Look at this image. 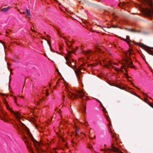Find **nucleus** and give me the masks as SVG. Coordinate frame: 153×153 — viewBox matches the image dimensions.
I'll return each mask as SVG.
<instances>
[{"mask_svg": "<svg viewBox=\"0 0 153 153\" xmlns=\"http://www.w3.org/2000/svg\"><path fill=\"white\" fill-rule=\"evenodd\" d=\"M47 42L49 45V47H50V48H51V46L50 44L51 43H50V41L48 40H47Z\"/></svg>", "mask_w": 153, "mask_h": 153, "instance_id": "obj_20", "label": "nucleus"}, {"mask_svg": "<svg viewBox=\"0 0 153 153\" xmlns=\"http://www.w3.org/2000/svg\"><path fill=\"white\" fill-rule=\"evenodd\" d=\"M146 51L149 54L153 56V48H150L147 46H145Z\"/></svg>", "mask_w": 153, "mask_h": 153, "instance_id": "obj_8", "label": "nucleus"}, {"mask_svg": "<svg viewBox=\"0 0 153 153\" xmlns=\"http://www.w3.org/2000/svg\"><path fill=\"white\" fill-rule=\"evenodd\" d=\"M128 81L129 82H130V83H131V84L132 85H133L136 88H137V89H138V90H140V88H137V86H135L134 84V83H133V82H132L131 80H128Z\"/></svg>", "mask_w": 153, "mask_h": 153, "instance_id": "obj_15", "label": "nucleus"}, {"mask_svg": "<svg viewBox=\"0 0 153 153\" xmlns=\"http://www.w3.org/2000/svg\"><path fill=\"white\" fill-rule=\"evenodd\" d=\"M151 107L153 108V105H152V107Z\"/></svg>", "mask_w": 153, "mask_h": 153, "instance_id": "obj_58", "label": "nucleus"}, {"mask_svg": "<svg viewBox=\"0 0 153 153\" xmlns=\"http://www.w3.org/2000/svg\"><path fill=\"white\" fill-rule=\"evenodd\" d=\"M126 67V66H123L122 67V68H123V69H124V70H125V71H126V72H127V71H128V70H127V69H126V68H125V67Z\"/></svg>", "mask_w": 153, "mask_h": 153, "instance_id": "obj_19", "label": "nucleus"}, {"mask_svg": "<svg viewBox=\"0 0 153 153\" xmlns=\"http://www.w3.org/2000/svg\"><path fill=\"white\" fill-rule=\"evenodd\" d=\"M107 120H108V118H107Z\"/></svg>", "mask_w": 153, "mask_h": 153, "instance_id": "obj_52", "label": "nucleus"}, {"mask_svg": "<svg viewBox=\"0 0 153 153\" xmlns=\"http://www.w3.org/2000/svg\"><path fill=\"white\" fill-rule=\"evenodd\" d=\"M121 39H122V40H124V41H125L127 42V41H126V39H124V38H122V37L121 38Z\"/></svg>", "mask_w": 153, "mask_h": 153, "instance_id": "obj_33", "label": "nucleus"}, {"mask_svg": "<svg viewBox=\"0 0 153 153\" xmlns=\"http://www.w3.org/2000/svg\"><path fill=\"white\" fill-rule=\"evenodd\" d=\"M112 137L114 138H115V136L114 135V134H113V135H112Z\"/></svg>", "mask_w": 153, "mask_h": 153, "instance_id": "obj_40", "label": "nucleus"}, {"mask_svg": "<svg viewBox=\"0 0 153 153\" xmlns=\"http://www.w3.org/2000/svg\"><path fill=\"white\" fill-rule=\"evenodd\" d=\"M126 58L128 59V56H127Z\"/></svg>", "mask_w": 153, "mask_h": 153, "instance_id": "obj_60", "label": "nucleus"}, {"mask_svg": "<svg viewBox=\"0 0 153 153\" xmlns=\"http://www.w3.org/2000/svg\"><path fill=\"white\" fill-rule=\"evenodd\" d=\"M83 112L84 113H85L86 111V107L85 105H83Z\"/></svg>", "mask_w": 153, "mask_h": 153, "instance_id": "obj_18", "label": "nucleus"}, {"mask_svg": "<svg viewBox=\"0 0 153 153\" xmlns=\"http://www.w3.org/2000/svg\"><path fill=\"white\" fill-rule=\"evenodd\" d=\"M0 42L1 43H2L3 44V42H2V41H0ZM3 45V46L4 47V49L5 50V48H6V47H5V46L4 45Z\"/></svg>", "mask_w": 153, "mask_h": 153, "instance_id": "obj_26", "label": "nucleus"}, {"mask_svg": "<svg viewBox=\"0 0 153 153\" xmlns=\"http://www.w3.org/2000/svg\"><path fill=\"white\" fill-rule=\"evenodd\" d=\"M125 62L127 63H128V60H127V59H126L125 60Z\"/></svg>", "mask_w": 153, "mask_h": 153, "instance_id": "obj_35", "label": "nucleus"}, {"mask_svg": "<svg viewBox=\"0 0 153 153\" xmlns=\"http://www.w3.org/2000/svg\"><path fill=\"white\" fill-rule=\"evenodd\" d=\"M85 100L86 101H87V100H87V99H86V98H85Z\"/></svg>", "mask_w": 153, "mask_h": 153, "instance_id": "obj_50", "label": "nucleus"}, {"mask_svg": "<svg viewBox=\"0 0 153 153\" xmlns=\"http://www.w3.org/2000/svg\"><path fill=\"white\" fill-rule=\"evenodd\" d=\"M89 66L91 67L94 66L92 64H87L84 62H83V64H81L78 68H76V65H74V68L76 69L75 70H74V72L79 80L81 81L82 79V77L80 76V73H82V72L81 71V70L83 68L84 70H85V68L87 67H89Z\"/></svg>", "mask_w": 153, "mask_h": 153, "instance_id": "obj_2", "label": "nucleus"}, {"mask_svg": "<svg viewBox=\"0 0 153 153\" xmlns=\"http://www.w3.org/2000/svg\"><path fill=\"white\" fill-rule=\"evenodd\" d=\"M33 27H31V30L32 31H33L34 32H35V31L34 30H33Z\"/></svg>", "mask_w": 153, "mask_h": 153, "instance_id": "obj_27", "label": "nucleus"}, {"mask_svg": "<svg viewBox=\"0 0 153 153\" xmlns=\"http://www.w3.org/2000/svg\"><path fill=\"white\" fill-rule=\"evenodd\" d=\"M144 102L147 103L148 105H149L151 107H152V104L151 103H149L147 102V99L145 98L144 99Z\"/></svg>", "mask_w": 153, "mask_h": 153, "instance_id": "obj_12", "label": "nucleus"}, {"mask_svg": "<svg viewBox=\"0 0 153 153\" xmlns=\"http://www.w3.org/2000/svg\"><path fill=\"white\" fill-rule=\"evenodd\" d=\"M124 75H125V76H126V78L127 79L128 78H130L129 76H128V75L127 74L124 73Z\"/></svg>", "mask_w": 153, "mask_h": 153, "instance_id": "obj_21", "label": "nucleus"}, {"mask_svg": "<svg viewBox=\"0 0 153 153\" xmlns=\"http://www.w3.org/2000/svg\"><path fill=\"white\" fill-rule=\"evenodd\" d=\"M51 84H49V87H51Z\"/></svg>", "mask_w": 153, "mask_h": 153, "instance_id": "obj_51", "label": "nucleus"}, {"mask_svg": "<svg viewBox=\"0 0 153 153\" xmlns=\"http://www.w3.org/2000/svg\"><path fill=\"white\" fill-rule=\"evenodd\" d=\"M132 94H133V95H134L138 97L140 99H141V100H143L142 99L140 98V96L138 95L137 94H136L135 93H132Z\"/></svg>", "mask_w": 153, "mask_h": 153, "instance_id": "obj_17", "label": "nucleus"}, {"mask_svg": "<svg viewBox=\"0 0 153 153\" xmlns=\"http://www.w3.org/2000/svg\"><path fill=\"white\" fill-rule=\"evenodd\" d=\"M68 41L71 43H73L74 42V41H69V40H68Z\"/></svg>", "mask_w": 153, "mask_h": 153, "instance_id": "obj_37", "label": "nucleus"}, {"mask_svg": "<svg viewBox=\"0 0 153 153\" xmlns=\"http://www.w3.org/2000/svg\"><path fill=\"white\" fill-rule=\"evenodd\" d=\"M100 104V105H101V107L103 108V109H105V107H104V106L102 104V103H101Z\"/></svg>", "mask_w": 153, "mask_h": 153, "instance_id": "obj_24", "label": "nucleus"}, {"mask_svg": "<svg viewBox=\"0 0 153 153\" xmlns=\"http://www.w3.org/2000/svg\"><path fill=\"white\" fill-rule=\"evenodd\" d=\"M133 64V62L132 61H131V62L129 63V64L128 65V67L129 66V65H132Z\"/></svg>", "mask_w": 153, "mask_h": 153, "instance_id": "obj_25", "label": "nucleus"}, {"mask_svg": "<svg viewBox=\"0 0 153 153\" xmlns=\"http://www.w3.org/2000/svg\"><path fill=\"white\" fill-rule=\"evenodd\" d=\"M56 86H55L54 87H53V88H54V89H55V88H56Z\"/></svg>", "mask_w": 153, "mask_h": 153, "instance_id": "obj_49", "label": "nucleus"}, {"mask_svg": "<svg viewBox=\"0 0 153 153\" xmlns=\"http://www.w3.org/2000/svg\"><path fill=\"white\" fill-rule=\"evenodd\" d=\"M117 71H120L122 73H123L124 72L122 70H121V69H119V70H117Z\"/></svg>", "mask_w": 153, "mask_h": 153, "instance_id": "obj_28", "label": "nucleus"}, {"mask_svg": "<svg viewBox=\"0 0 153 153\" xmlns=\"http://www.w3.org/2000/svg\"><path fill=\"white\" fill-rule=\"evenodd\" d=\"M75 131H76V136H77L79 134V130L78 128H76L75 129Z\"/></svg>", "mask_w": 153, "mask_h": 153, "instance_id": "obj_14", "label": "nucleus"}, {"mask_svg": "<svg viewBox=\"0 0 153 153\" xmlns=\"http://www.w3.org/2000/svg\"><path fill=\"white\" fill-rule=\"evenodd\" d=\"M29 139H30L33 142V144L34 145H37V146H40V143L36 140L33 137V135L29 131Z\"/></svg>", "mask_w": 153, "mask_h": 153, "instance_id": "obj_6", "label": "nucleus"}, {"mask_svg": "<svg viewBox=\"0 0 153 153\" xmlns=\"http://www.w3.org/2000/svg\"><path fill=\"white\" fill-rule=\"evenodd\" d=\"M29 152H30V153H33V152H32V151H30H30H29Z\"/></svg>", "mask_w": 153, "mask_h": 153, "instance_id": "obj_46", "label": "nucleus"}, {"mask_svg": "<svg viewBox=\"0 0 153 153\" xmlns=\"http://www.w3.org/2000/svg\"><path fill=\"white\" fill-rule=\"evenodd\" d=\"M29 150H30V146H29Z\"/></svg>", "mask_w": 153, "mask_h": 153, "instance_id": "obj_57", "label": "nucleus"}, {"mask_svg": "<svg viewBox=\"0 0 153 153\" xmlns=\"http://www.w3.org/2000/svg\"><path fill=\"white\" fill-rule=\"evenodd\" d=\"M103 111H106V112H107V111L105 110V109H103Z\"/></svg>", "mask_w": 153, "mask_h": 153, "instance_id": "obj_44", "label": "nucleus"}, {"mask_svg": "<svg viewBox=\"0 0 153 153\" xmlns=\"http://www.w3.org/2000/svg\"><path fill=\"white\" fill-rule=\"evenodd\" d=\"M132 53L131 54H134V53L133 52H132V53Z\"/></svg>", "mask_w": 153, "mask_h": 153, "instance_id": "obj_53", "label": "nucleus"}, {"mask_svg": "<svg viewBox=\"0 0 153 153\" xmlns=\"http://www.w3.org/2000/svg\"><path fill=\"white\" fill-rule=\"evenodd\" d=\"M97 101L99 103H100V104L101 103V102L98 100H97Z\"/></svg>", "mask_w": 153, "mask_h": 153, "instance_id": "obj_39", "label": "nucleus"}, {"mask_svg": "<svg viewBox=\"0 0 153 153\" xmlns=\"http://www.w3.org/2000/svg\"><path fill=\"white\" fill-rule=\"evenodd\" d=\"M4 103L7 108L10 110L11 113L13 114L17 120V122H16V126L15 127L22 136L23 140L27 146V148H28V136L29 135V131L28 128L22 122V116L18 112H15L11 110L6 101L4 100Z\"/></svg>", "mask_w": 153, "mask_h": 153, "instance_id": "obj_1", "label": "nucleus"}, {"mask_svg": "<svg viewBox=\"0 0 153 153\" xmlns=\"http://www.w3.org/2000/svg\"><path fill=\"white\" fill-rule=\"evenodd\" d=\"M95 136H94V138H95Z\"/></svg>", "mask_w": 153, "mask_h": 153, "instance_id": "obj_61", "label": "nucleus"}, {"mask_svg": "<svg viewBox=\"0 0 153 153\" xmlns=\"http://www.w3.org/2000/svg\"><path fill=\"white\" fill-rule=\"evenodd\" d=\"M15 59H17V58H15Z\"/></svg>", "mask_w": 153, "mask_h": 153, "instance_id": "obj_54", "label": "nucleus"}, {"mask_svg": "<svg viewBox=\"0 0 153 153\" xmlns=\"http://www.w3.org/2000/svg\"><path fill=\"white\" fill-rule=\"evenodd\" d=\"M77 93L78 94V95L73 93L71 92H68L67 94L69 97L72 99L77 98L78 97H79L80 98H82L85 96V94L82 91H77Z\"/></svg>", "mask_w": 153, "mask_h": 153, "instance_id": "obj_5", "label": "nucleus"}, {"mask_svg": "<svg viewBox=\"0 0 153 153\" xmlns=\"http://www.w3.org/2000/svg\"><path fill=\"white\" fill-rule=\"evenodd\" d=\"M125 29L126 30H127L128 31L133 32H136V31L135 30H134L133 29H128L127 28H125Z\"/></svg>", "mask_w": 153, "mask_h": 153, "instance_id": "obj_13", "label": "nucleus"}, {"mask_svg": "<svg viewBox=\"0 0 153 153\" xmlns=\"http://www.w3.org/2000/svg\"><path fill=\"white\" fill-rule=\"evenodd\" d=\"M128 59H129V60H131V58L130 57H129L128 58Z\"/></svg>", "mask_w": 153, "mask_h": 153, "instance_id": "obj_48", "label": "nucleus"}, {"mask_svg": "<svg viewBox=\"0 0 153 153\" xmlns=\"http://www.w3.org/2000/svg\"><path fill=\"white\" fill-rule=\"evenodd\" d=\"M45 39V40H46V39Z\"/></svg>", "mask_w": 153, "mask_h": 153, "instance_id": "obj_63", "label": "nucleus"}, {"mask_svg": "<svg viewBox=\"0 0 153 153\" xmlns=\"http://www.w3.org/2000/svg\"><path fill=\"white\" fill-rule=\"evenodd\" d=\"M91 52V51H87L86 52V53L88 54H89Z\"/></svg>", "mask_w": 153, "mask_h": 153, "instance_id": "obj_30", "label": "nucleus"}, {"mask_svg": "<svg viewBox=\"0 0 153 153\" xmlns=\"http://www.w3.org/2000/svg\"><path fill=\"white\" fill-rule=\"evenodd\" d=\"M59 4V5H61V4Z\"/></svg>", "mask_w": 153, "mask_h": 153, "instance_id": "obj_64", "label": "nucleus"}, {"mask_svg": "<svg viewBox=\"0 0 153 153\" xmlns=\"http://www.w3.org/2000/svg\"><path fill=\"white\" fill-rule=\"evenodd\" d=\"M47 95H48V93H47Z\"/></svg>", "mask_w": 153, "mask_h": 153, "instance_id": "obj_55", "label": "nucleus"}, {"mask_svg": "<svg viewBox=\"0 0 153 153\" xmlns=\"http://www.w3.org/2000/svg\"><path fill=\"white\" fill-rule=\"evenodd\" d=\"M142 94L145 97H148V95L146 93L142 92Z\"/></svg>", "mask_w": 153, "mask_h": 153, "instance_id": "obj_22", "label": "nucleus"}, {"mask_svg": "<svg viewBox=\"0 0 153 153\" xmlns=\"http://www.w3.org/2000/svg\"><path fill=\"white\" fill-rule=\"evenodd\" d=\"M131 53H132L131 52H129V56H130V55L131 54Z\"/></svg>", "mask_w": 153, "mask_h": 153, "instance_id": "obj_43", "label": "nucleus"}, {"mask_svg": "<svg viewBox=\"0 0 153 153\" xmlns=\"http://www.w3.org/2000/svg\"><path fill=\"white\" fill-rule=\"evenodd\" d=\"M0 117L2 120H3L4 122L7 121V120L6 118H4L6 116V113L4 112L1 109H0Z\"/></svg>", "mask_w": 153, "mask_h": 153, "instance_id": "obj_7", "label": "nucleus"}, {"mask_svg": "<svg viewBox=\"0 0 153 153\" xmlns=\"http://www.w3.org/2000/svg\"><path fill=\"white\" fill-rule=\"evenodd\" d=\"M132 51V50L131 49H129L128 51V52H131Z\"/></svg>", "mask_w": 153, "mask_h": 153, "instance_id": "obj_31", "label": "nucleus"}, {"mask_svg": "<svg viewBox=\"0 0 153 153\" xmlns=\"http://www.w3.org/2000/svg\"><path fill=\"white\" fill-rule=\"evenodd\" d=\"M143 3L146 5L150 7L151 9L148 8L144 9L143 10L144 13L148 17H151L152 14L153 15V5L151 0H143Z\"/></svg>", "mask_w": 153, "mask_h": 153, "instance_id": "obj_3", "label": "nucleus"}, {"mask_svg": "<svg viewBox=\"0 0 153 153\" xmlns=\"http://www.w3.org/2000/svg\"><path fill=\"white\" fill-rule=\"evenodd\" d=\"M112 27H114V28H117V26H115V25H113L112 26Z\"/></svg>", "mask_w": 153, "mask_h": 153, "instance_id": "obj_38", "label": "nucleus"}, {"mask_svg": "<svg viewBox=\"0 0 153 153\" xmlns=\"http://www.w3.org/2000/svg\"><path fill=\"white\" fill-rule=\"evenodd\" d=\"M62 37L65 40V43L68 46V48H70L71 49V51H68L69 55L65 57V59L66 61V63L69 67H71V68H73L71 66V56L70 54L72 53H74V51L76 50L74 49L73 48H71V45H70L69 44L67 43L66 37L64 36Z\"/></svg>", "mask_w": 153, "mask_h": 153, "instance_id": "obj_4", "label": "nucleus"}, {"mask_svg": "<svg viewBox=\"0 0 153 153\" xmlns=\"http://www.w3.org/2000/svg\"><path fill=\"white\" fill-rule=\"evenodd\" d=\"M105 67H106V68H108V65H105Z\"/></svg>", "mask_w": 153, "mask_h": 153, "instance_id": "obj_36", "label": "nucleus"}, {"mask_svg": "<svg viewBox=\"0 0 153 153\" xmlns=\"http://www.w3.org/2000/svg\"><path fill=\"white\" fill-rule=\"evenodd\" d=\"M56 31H57V32H58V33L59 35H60V34H59L60 32H59V31L57 30H56Z\"/></svg>", "mask_w": 153, "mask_h": 153, "instance_id": "obj_42", "label": "nucleus"}, {"mask_svg": "<svg viewBox=\"0 0 153 153\" xmlns=\"http://www.w3.org/2000/svg\"><path fill=\"white\" fill-rule=\"evenodd\" d=\"M15 100H17V99H16V98H15Z\"/></svg>", "mask_w": 153, "mask_h": 153, "instance_id": "obj_59", "label": "nucleus"}, {"mask_svg": "<svg viewBox=\"0 0 153 153\" xmlns=\"http://www.w3.org/2000/svg\"><path fill=\"white\" fill-rule=\"evenodd\" d=\"M130 67L131 68H133L134 67V66L132 65H130Z\"/></svg>", "mask_w": 153, "mask_h": 153, "instance_id": "obj_29", "label": "nucleus"}, {"mask_svg": "<svg viewBox=\"0 0 153 153\" xmlns=\"http://www.w3.org/2000/svg\"><path fill=\"white\" fill-rule=\"evenodd\" d=\"M10 8V7L4 8L1 9V11L4 12H6Z\"/></svg>", "mask_w": 153, "mask_h": 153, "instance_id": "obj_10", "label": "nucleus"}, {"mask_svg": "<svg viewBox=\"0 0 153 153\" xmlns=\"http://www.w3.org/2000/svg\"><path fill=\"white\" fill-rule=\"evenodd\" d=\"M108 63L110 65H111V62H109Z\"/></svg>", "mask_w": 153, "mask_h": 153, "instance_id": "obj_45", "label": "nucleus"}, {"mask_svg": "<svg viewBox=\"0 0 153 153\" xmlns=\"http://www.w3.org/2000/svg\"><path fill=\"white\" fill-rule=\"evenodd\" d=\"M126 4V3L124 2H123L122 3V5H124Z\"/></svg>", "mask_w": 153, "mask_h": 153, "instance_id": "obj_41", "label": "nucleus"}, {"mask_svg": "<svg viewBox=\"0 0 153 153\" xmlns=\"http://www.w3.org/2000/svg\"><path fill=\"white\" fill-rule=\"evenodd\" d=\"M79 2L82 4H84L88 3V1L86 0H81L79 1Z\"/></svg>", "mask_w": 153, "mask_h": 153, "instance_id": "obj_11", "label": "nucleus"}, {"mask_svg": "<svg viewBox=\"0 0 153 153\" xmlns=\"http://www.w3.org/2000/svg\"><path fill=\"white\" fill-rule=\"evenodd\" d=\"M35 121V119L31 117V118L29 117V122H32L33 123H34Z\"/></svg>", "mask_w": 153, "mask_h": 153, "instance_id": "obj_16", "label": "nucleus"}, {"mask_svg": "<svg viewBox=\"0 0 153 153\" xmlns=\"http://www.w3.org/2000/svg\"><path fill=\"white\" fill-rule=\"evenodd\" d=\"M10 78H9V82H10ZM10 83V82H9V83Z\"/></svg>", "mask_w": 153, "mask_h": 153, "instance_id": "obj_56", "label": "nucleus"}, {"mask_svg": "<svg viewBox=\"0 0 153 153\" xmlns=\"http://www.w3.org/2000/svg\"><path fill=\"white\" fill-rule=\"evenodd\" d=\"M126 38L127 39L130 40V39L129 38V36H127Z\"/></svg>", "mask_w": 153, "mask_h": 153, "instance_id": "obj_32", "label": "nucleus"}, {"mask_svg": "<svg viewBox=\"0 0 153 153\" xmlns=\"http://www.w3.org/2000/svg\"><path fill=\"white\" fill-rule=\"evenodd\" d=\"M36 146V150L37 152L38 153L40 152H42L43 151V150L40 147V146H37V145H34Z\"/></svg>", "mask_w": 153, "mask_h": 153, "instance_id": "obj_9", "label": "nucleus"}, {"mask_svg": "<svg viewBox=\"0 0 153 153\" xmlns=\"http://www.w3.org/2000/svg\"><path fill=\"white\" fill-rule=\"evenodd\" d=\"M58 83V82H57L56 83V84H57V83Z\"/></svg>", "mask_w": 153, "mask_h": 153, "instance_id": "obj_62", "label": "nucleus"}, {"mask_svg": "<svg viewBox=\"0 0 153 153\" xmlns=\"http://www.w3.org/2000/svg\"><path fill=\"white\" fill-rule=\"evenodd\" d=\"M7 68L8 70H9L10 71H11V69H9V67H8V66L9 65H10V64L8 63V62H7Z\"/></svg>", "mask_w": 153, "mask_h": 153, "instance_id": "obj_23", "label": "nucleus"}, {"mask_svg": "<svg viewBox=\"0 0 153 153\" xmlns=\"http://www.w3.org/2000/svg\"><path fill=\"white\" fill-rule=\"evenodd\" d=\"M27 16L28 17V14L29 13V12H28V10L27 9Z\"/></svg>", "mask_w": 153, "mask_h": 153, "instance_id": "obj_34", "label": "nucleus"}, {"mask_svg": "<svg viewBox=\"0 0 153 153\" xmlns=\"http://www.w3.org/2000/svg\"><path fill=\"white\" fill-rule=\"evenodd\" d=\"M121 4H120V3H119V4H118V5H119L120 7H121Z\"/></svg>", "mask_w": 153, "mask_h": 153, "instance_id": "obj_47", "label": "nucleus"}]
</instances>
